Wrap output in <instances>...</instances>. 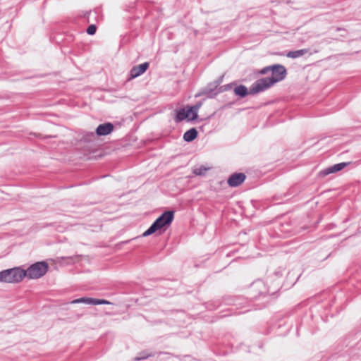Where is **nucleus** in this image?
<instances>
[{
	"label": "nucleus",
	"mask_w": 361,
	"mask_h": 361,
	"mask_svg": "<svg viewBox=\"0 0 361 361\" xmlns=\"http://www.w3.org/2000/svg\"><path fill=\"white\" fill-rule=\"evenodd\" d=\"M271 76L257 80L252 83L250 87V93L257 94L263 92L276 82L283 80L287 75L286 68L281 64L271 66Z\"/></svg>",
	"instance_id": "f257e3e1"
},
{
	"label": "nucleus",
	"mask_w": 361,
	"mask_h": 361,
	"mask_svg": "<svg viewBox=\"0 0 361 361\" xmlns=\"http://www.w3.org/2000/svg\"><path fill=\"white\" fill-rule=\"evenodd\" d=\"M174 219V212L173 211H166L161 216H159L153 224L145 231L142 236H149L159 229L166 226H169L172 223Z\"/></svg>",
	"instance_id": "f03ea898"
},
{
	"label": "nucleus",
	"mask_w": 361,
	"mask_h": 361,
	"mask_svg": "<svg viewBox=\"0 0 361 361\" xmlns=\"http://www.w3.org/2000/svg\"><path fill=\"white\" fill-rule=\"evenodd\" d=\"M24 277H25V270L20 267H14L0 271V282L19 283Z\"/></svg>",
	"instance_id": "7ed1b4c3"
},
{
	"label": "nucleus",
	"mask_w": 361,
	"mask_h": 361,
	"mask_svg": "<svg viewBox=\"0 0 361 361\" xmlns=\"http://www.w3.org/2000/svg\"><path fill=\"white\" fill-rule=\"evenodd\" d=\"M48 270L47 262L42 261L37 262L30 266L27 270H25V276L31 279H37L43 276Z\"/></svg>",
	"instance_id": "20e7f679"
},
{
	"label": "nucleus",
	"mask_w": 361,
	"mask_h": 361,
	"mask_svg": "<svg viewBox=\"0 0 361 361\" xmlns=\"http://www.w3.org/2000/svg\"><path fill=\"white\" fill-rule=\"evenodd\" d=\"M250 291L253 293V298H257L262 295L273 294L275 292V290L271 291L262 280L255 281L251 286Z\"/></svg>",
	"instance_id": "39448f33"
},
{
	"label": "nucleus",
	"mask_w": 361,
	"mask_h": 361,
	"mask_svg": "<svg viewBox=\"0 0 361 361\" xmlns=\"http://www.w3.org/2000/svg\"><path fill=\"white\" fill-rule=\"evenodd\" d=\"M245 178L246 176L245 173H234L229 176L227 183L231 187H238L245 181Z\"/></svg>",
	"instance_id": "423d86ee"
},
{
	"label": "nucleus",
	"mask_w": 361,
	"mask_h": 361,
	"mask_svg": "<svg viewBox=\"0 0 361 361\" xmlns=\"http://www.w3.org/2000/svg\"><path fill=\"white\" fill-rule=\"evenodd\" d=\"M149 63L145 62L138 66H133L130 71V79H134L142 75L149 68Z\"/></svg>",
	"instance_id": "0eeeda50"
},
{
	"label": "nucleus",
	"mask_w": 361,
	"mask_h": 361,
	"mask_svg": "<svg viewBox=\"0 0 361 361\" xmlns=\"http://www.w3.org/2000/svg\"><path fill=\"white\" fill-rule=\"evenodd\" d=\"M114 128V125L111 123H104L97 126L95 133L97 136H105L111 133Z\"/></svg>",
	"instance_id": "6e6552de"
},
{
	"label": "nucleus",
	"mask_w": 361,
	"mask_h": 361,
	"mask_svg": "<svg viewBox=\"0 0 361 361\" xmlns=\"http://www.w3.org/2000/svg\"><path fill=\"white\" fill-rule=\"evenodd\" d=\"M350 163H348H348L347 162H341V163L334 164L333 166H331L328 168L324 169V170H322L320 172V173L322 176H327L329 174L340 171L342 169H343L345 166H347Z\"/></svg>",
	"instance_id": "1a4fd4ad"
},
{
	"label": "nucleus",
	"mask_w": 361,
	"mask_h": 361,
	"mask_svg": "<svg viewBox=\"0 0 361 361\" xmlns=\"http://www.w3.org/2000/svg\"><path fill=\"white\" fill-rule=\"evenodd\" d=\"M219 82L216 84V85L214 88L210 87H206L204 88L200 94L204 95L208 98H214L218 94L222 92L221 89L223 87H220L218 88Z\"/></svg>",
	"instance_id": "9d476101"
},
{
	"label": "nucleus",
	"mask_w": 361,
	"mask_h": 361,
	"mask_svg": "<svg viewBox=\"0 0 361 361\" xmlns=\"http://www.w3.org/2000/svg\"><path fill=\"white\" fill-rule=\"evenodd\" d=\"M197 135H198V132L196 128H192L190 129H189L188 130H187L184 134H183V140L187 142H190L192 141H193L194 140H195L197 137Z\"/></svg>",
	"instance_id": "9b49d317"
},
{
	"label": "nucleus",
	"mask_w": 361,
	"mask_h": 361,
	"mask_svg": "<svg viewBox=\"0 0 361 361\" xmlns=\"http://www.w3.org/2000/svg\"><path fill=\"white\" fill-rule=\"evenodd\" d=\"M234 93L241 97L243 98L246 97L248 94H250V89L248 90V89L243 85H238L234 89Z\"/></svg>",
	"instance_id": "f8f14e48"
},
{
	"label": "nucleus",
	"mask_w": 361,
	"mask_h": 361,
	"mask_svg": "<svg viewBox=\"0 0 361 361\" xmlns=\"http://www.w3.org/2000/svg\"><path fill=\"white\" fill-rule=\"evenodd\" d=\"M309 51V49H298L295 51H290L287 52L286 56L288 58L290 59H296L302 56L305 54H307Z\"/></svg>",
	"instance_id": "ddd939ff"
},
{
	"label": "nucleus",
	"mask_w": 361,
	"mask_h": 361,
	"mask_svg": "<svg viewBox=\"0 0 361 361\" xmlns=\"http://www.w3.org/2000/svg\"><path fill=\"white\" fill-rule=\"evenodd\" d=\"M185 119H188L189 121L188 110L186 111L185 109H180L176 110L175 121L178 123Z\"/></svg>",
	"instance_id": "4468645a"
},
{
	"label": "nucleus",
	"mask_w": 361,
	"mask_h": 361,
	"mask_svg": "<svg viewBox=\"0 0 361 361\" xmlns=\"http://www.w3.org/2000/svg\"><path fill=\"white\" fill-rule=\"evenodd\" d=\"M240 300H242V298L228 296L224 299V302L226 305H238L242 304Z\"/></svg>",
	"instance_id": "2eb2a0df"
},
{
	"label": "nucleus",
	"mask_w": 361,
	"mask_h": 361,
	"mask_svg": "<svg viewBox=\"0 0 361 361\" xmlns=\"http://www.w3.org/2000/svg\"><path fill=\"white\" fill-rule=\"evenodd\" d=\"M209 169V168H207L204 166L202 165V166L195 168L193 169L192 173L195 176H204Z\"/></svg>",
	"instance_id": "dca6fc26"
},
{
	"label": "nucleus",
	"mask_w": 361,
	"mask_h": 361,
	"mask_svg": "<svg viewBox=\"0 0 361 361\" xmlns=\"http://www.w3.org/2000/svg\"><path fill=\"white\" fill-rule=\"evenodd\" d=\"M188 113L189 116V121H192L197 118L198 117V111H195L192 106H188Z\"/></svg>",
	"instance_id": "f3484780"
},
{
	"label": "nucleus",
	"mask_w": 361,
	"mask_h": 361,
	"mask_svg": "<svg viewBox=\"0 0 361 361\" xmlns=\"http://www.w3.org/2000/svg\"><path fill=\"white\" fill-rule=\"evenodd\" d=\"M111 304L110 302L108 300H104V299H97V298H92L90 300V305H109Z\"/></svg>",
	"instance_id": "a211bd4d"
},
{
	"label": "nucleus",
	"mask_w": 361,
	"mask_h": 361,
	"mask_svg": "<svg viewBox=\"0 0 361 361\" xmlns=\"http://www.w3.org/2000/svg\"><path fill=\"white\" fill-rule=\"evenodd\" d=\"M96 135H97L96 133H94V132L86 133L83 135V139L85 141L90 142V141H92V140H94L95 138Z\"/></svg>",
	"instance_id": "6ab92c4d"
},
{
	"label": "nucleus",
	"mask_w": 361,
	"mask_h": 361,
	"mask_svg": "<svg viewBox=\"0 0 361 361\" xmlns=\"http://www.w3.org/2000/svg\"><path fill=\"white\" fill-rule=\"evenodd\" d=\"M90 300H91V298H78V299H75L74 300L72 301V303H85V304H87V305H90Z\"/></svg>",
	"instance_id": "aec40b11"
},
{
	"label": "nucleus",
	"mask_w": 361,
	"mask_h": 361,
	"mask_svg": "<svg viewBox=\"0 0 361 361\" xmlns=\"http://www.w3.org/2000/svg\"><path fill=\"white\" fill-rule=\"evenodd\" d=\"M96 31H97V26L94 24L89 25L86 30V32L89 35H93L94 34H95Z\"/></svg>",
	"instance_id": "412c9836"
},
{
	"label": "nucleus",
	"mask_w": 361,
	"mask_h": 361,
	"mask_svg": "<svg viewBox=\"0 0 361 361\" xmlns=\"http://www.w3.org/2000/svg\"><path fill=\"white\" fill-rule=\"evenodd\" d=\"M270 71H271V66H266L259 71V73L262 75H264L267 74Z\"/></svg>",
	"instance_id": "4be33fe9"
},
{
	"label": "nucleus",
	"mask_w": 361,
	"mask_h": 361,
	"mask_svg": "<svg viewBox=\"0 0 361 361\" xmlns=\"http://www.w3.org/2000/svg\"><path fill=\"white\" fill-rule=\"evenodd\" d=\"M149 357V354L142 353L140 354V356L136 357L135 358V360H141L147 359Z\"/></svg>",
	"instance_id": "5701e85b"
},
{
	"label": "nucleus",
	"mask_w": 361,
	"mask_h": 361,
	"mask_svg": "<svg viewBox=\"0 0 361 361\" xmlns=\"http://www.w3.org/2000/svg\"><path fill=\"white\" fill-rule=\"evenodd\" d=\"M201 105H202V104H201V103H197V104H196L195 105L192 106V107H193V109H195V111H199V109H200V106H201Z\"/></svg>",
	"instance_id": "b1692460"
},
{
	"label": "nucleus",
	"mask_w": 361,
	"mask_h": 361,
	"mask_svg": "<svg viewBox=\"0 0 361 361\" xmlns=\"http://www.w3.org/2000/svg\"><path fill=\"white\" fill-rule=\"evenodd\" d=\"M222 87H223V88L221 89V90L223 92L224 90H228L230 87V85H227L222 86Z\"/></svg>",
	"instance_id": "393cba45"
},
{
	"label": "nucleus",
	"mask_w": 361,
	"mask_h": 361,
	"mask_svg": "<svg viewBox=\"0 0 361 361\" xmlns=\"http://www.w3.org/2000/svg\"><path fill=\"white\" fill-rule=\"evenodd\" d=\"M274 274H275L276 276H279V277H280V276H282V274H281V273H279V271H276V272L274 273Z\"/></svg>",
	"instance_id": "a878e982"
},
{
	"label": "nucleus",
	"mask_w": 361,
	"mask_h": 361,
	"mask_svg": "<svg viewBox=\"0 0 361 361\" xmlns=\"http://www.w3.org/2000/svg\"><path fill=\"white\" fill-rule=\"evenodd\" d=\"M219 305H215V306H214V307H209V310H215V309H216L217 307H219Z\"/></svg>",
	"instance_id": "bb28decb"
},
{
	"label": "nucleus",
	"mask_w": 361,
	"mask_h": 361,
	"mask_svg": "<svg viewBox=\"0 0 361 361\" xmlns=\"http://www.w3.org/2000/svg\"><path fill=\"white\" fill-rule=\"evenodd\" d=\"M342 30V29H341V27H337V28L336 29V31H340V30Z\"/></svg>",
	"instance_id": "cd10ccee"
}]
</instances>
